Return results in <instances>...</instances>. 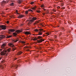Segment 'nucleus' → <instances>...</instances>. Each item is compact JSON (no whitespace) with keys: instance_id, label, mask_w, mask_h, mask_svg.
Returning a JSON list of instances; mask_svg holds the SVG:
<instances>
[{"instance_id":"79ce46f5","label":"nucleus","mask_w":76,"mask_h":76,"mask_svg":"<svg viewBox=\"0 0 76 76\" xmlns=\"http://www.w3.org/2000/svg\"><path fill=\"white\" fill-rule=\"evenodd\" d=\"M42 0H40L41 1Z\"/></svg>"},{"instance_id":"9d476101","label":"nucleus","mask_w":76,"mask_h":76,"mask_svg":"<svg viewBox=\"0 0 76 76\" xmlns=\"http://www.w3.org/2000/svg\"><path fill=\"white\" fill-rule=\"evenodd\" d=\"M6 3V2L4 1H3L2 2H1V5H2L3 6H4L5 4Z\"/></svg>"},{"instance_id":"f8f14e48","label":"nucleus","mask_w":76,"mask_h":76,"mask_svg":"<svg viewBox=\"0 0 76 76\" xmlns=\"http://www.w3.org/2000/svg\"><path fill=\"white\" fill-rule=\"evenodd\" d=\"M23 17H24V16L23 15H19L18 16V18H23Z\"/></svg>"},{"instance_id":"aec40b11","label":"nucleus","mask_w":76,"mask_h":76,"mask_svg":"<svg viewBox=\"0 0 76 76\" xmlns=\"http://www.w3.org/2000/svg\"><path fill=\"white\" fill-rule=\"evenodd\" d=\"M28 11H26L25 12V14L26 15H27L28 13Z\"/></svg>"},{"instance_id":"a18cd8bd","label":"nucleus","mask_w":76,"mask_h":76,"mask_svg":"<svg viewBox=\"0 0 76 76\" xmlns=\"http://www.w3.org/2000/svg\"><path fill=\"white\" fill-rule=\"evenodd\" d=\"M16 59H15V60H16Z\"/></svg>"},{"instance_id":"a19ab883","label":"nucleus","mask_w":76,"mask_h":76,"mask_svg":"<svg viewBox=\"0 0 76 76\" xmlns=\"http://www.w3.org/2000/svg\"><path fill=\"white\" fill-rule=\"evenodd\" d=\"M1 66H0V68H1Z\"/></svg>"},{"instance_id":"dca6fc26","label":"nucleus","mask_w":76,"mask_h":76,"mask_svg":"<svg viewBox=\"0 0 76 76\" xmlns=\"http://www.w3.org/2000/svg\"><path fill=\"white\" fill-rule=\"evenodd\" d=\"M12 37V35L7 36L6 38H11V37Z\"/></svg>"},{"instance_id":"7ed1b4c3","label":"nucleus","mask_w":76,"mask_h":76,"mask_svg":"<svg viewBox=\"0 0 76 76\" xmlns=\"http://www.w3.org/2000/svg\"><path fill=\"white\" fill-rule=\"evenodd\" d=\"M22 31L20 30H17L15 32L13 33V36L14 37H17V35H18V33H20V32H21Z\"/></svg>"},{"instance_id":"58836bf2","label":"nucleus","mask_w":76,"mask_h":76,"mask_svg":"<svg viewBox=\"0 0 76 76\" xmlns=\"http://www.w3.org/2000/svg\"><path fill=\"white\" fill-rule=\"evenodd\" d=\"M62 29H63V30H64V31H65V30H64V28H62Z\"/></svg>"},{"instance_id":"ddd939ff","label":"nucleus","mask_w":76,"mask_h":76,"mask_svg":"<svg viewBox=\"0 0 76 76\" xmlns=\"http://www.w3.org/2000/svg\"><path fill=\"white\" fill-rule=\"evenodd\" d=\"M40 7L42 8V9H44L45 8V6L43 4H41L40 5Z\"/></svg>"},{"instance_id":"c85d7f7f","label":"nucleus","mask_w":76,"mask_h":76,"mask_svg":"<svg viewBox=\"0 0 76 76\" xmlns=\"http://www.w3.org/2000/svg\"><path fill=\"white\" fill-rule=\"evenodd\" d=\"M34 3V2H32L31 3V4H33Z\"/></svg>"},{"instance_id":"f03ea898","label":"nucleus","mask_w":76,"mask_h":76,"mask_svg":"<svg viewBox=\"0 0 76 76\" xmlns=\"http://www.w3.org/2000/svg\"><path fill=\"white\" fill-rule=\"evenodd\" d=\"M42 37L40 36H38V37H37V39H39V40H37V42H38V43L42 42V41H44V39H42Z\"/></svg>"},{"instance_id":"b1692460","label":"nucleus","mask_w":76,"mask_h":76,"mask_svg":"<svg viewBox=\"0 0 76 76\" xmlns=\"http://www.w3.org/2000/svg\"><path fill=\"white\" fill-rule=\"evenodd\" d=\"M21 43H23V44H25V42L23 41H21Z\"/></svg>"},{"instance_id":"f704fd0d","label":"nucleus","mask_w":76,"mask_h":76,"mask_svg":"<svg viewBox=\"0 0 76 76\" xmlns=\"http://www.w3.org/2000/svg\"><path fill=\"white\" fill-rule=\"evenodd\" d=\"M43 9L44 10V11H46V9H44V8Z\"/></svg>"},{"instance_id":"f257e3e1","label":"nucleus","mask_w":76,"mask_h":76,"mask_svg":"<svg viewBox=\"0 0 76 76\" xmlns=\"http://www.w3.org/2000/svg\"><path fill=\"white\" fill-rule=\"evenodd\" d=\"M10 50H11V49L10 48H9L7 50L4 49V50L1 52V54L2 56H4V55H6L7 56V54L5 53H8V52H10ZM8 51V52H7Z\"/></svg>"},{"instance_id":"473e14b6","label":"nucleus","mask_w":76,"mask_h":76,"mask_svg":"<svg viewBox=\"0 0 76 76\" xmlns=\"http://www.w3.org/2000/svg\"><path fill=\"white\" fill-rule=\"evenodd\" d=\"M6 23H9V22L8 21H7V22Z\"/></svg>"},{"instance_id":"f3484780","label":"nucleus","mask_w":76,"mask_h":76,"mask_svg":"<svg viewBox=\"0 0 76 76\" xmlns=\"http://www.w3.org/2000/svg\"><path fill=\"white\" fill-rule=\"evenodd\" d=\"M22 53H23L22 52L20 51L18 52V54L19 55H20V54H22Z\"/></svg>"},{"instance_id":"a878e982","label":"nucleus","mask_w":76,"mask_h":76,"mask_svg":"<svg viewBox=\"0 0 76 76\" xmlns=\"http://www.w3.org/2000/svg\"><path fill=\"white\" fill-rule=\"evenodd\" d=\"M16 13L18 15H20V14L19 13H18V10H16Z\"/></svg>"},{"instance_id":"72a5a7b5","label":"nucleus","mask_w":76,"mask_h":76,"mask_svg":"<svg viewBox=\"0 0 76 76\" xmlns=\"http://www.w3.org/2000/svg\"><path fill=\"white\" fill-rule=\"evenodd\" d=\"M57 8L58 9H60V7H58Z\"/></svg>"},{"instance_id":"4468645a","label":"nucleus","mask_w":76,"mask_h":76,"mask_svg":"<svg viewBox=\"0 0 76 76\" xmlns=\"http://www.w3.org/2000/svg\"><path fill=\"white\" fill-rule=\"evenodd\" d=\"M24 34H26V35H29L30 34H31V33H30V32L28 31H26L25 33H24Z\"/></svg>"},{"instance_id":"2eb2a0df","label":"nucleus","mask_w":76,"mask_h":76,"mask_svg":"<svg viewBox=\"0 0 76 76\" xmlns=\"http://www.w3.org/2000/svg\"><path fill=\"white\" fill-rule=\"evenodd\" d=\"M19 40V39H16L15 40H13V42H16L17 41H18Z\"/></svg>"},{"instance_id":"49530a36","label":"nucleus","mask_w":76,"mask_h":76,"mask_svg":"<svg viewBox=\"0 0 76 76\" xmlns=\"http://www.w3.org/2000/svg\"><path fill=\"white\" fill-rule=\"evenodd\" d=\"M12 2H13V1H12Z\"/></svg>"},{"instance_id":"4c0bfd02","label":"nucleus","mask_w":76,"mask_h":76,"mask_svg":"<svg viewBox=\"0 0 76 76\" xmlns=\"http://www.w3.org/2000/svg\"><path fill=\"white\" fill-rule=\"evenodd\" d=\"M39 49H41V47H39Z\"/></svg>"},{"instance_id":"6e6552de","label":"nucleus","mask_w":76,"mask_h":76,"mask_svg":"<svg viewBox=\"0 0 76 76\" xmlns=\"http://www.w3.org/2000/svg\"><path fill=\"white\" fill-rule=\"evenodd\" d=\"M5 46H6V43L3 44L1 46V48H2V49L4 48V47Z\"/></svg>"},{"instance_id":"bb28decb","label":"nucleus","mask_w":76,"mask_h":76,"mask_svg":"<svg viewBox=\"0 0 76 76\" xmlns=\"http://www.w3.org/2000/svg\"><path fill=\"white\" fill-rule=\"evenodd\" d=\"M36 12H38V13H40V10H37L36 11Z\"/></svg>"},{"instance_id":"c03bdc74","label":"nucleus","mask_w":76,"mask_h":76,"mask_svg":"<svg viewBox=\"0 0 76 76\" xmlns=\"http://www.w3.org/2000/svg\"><path fill=\"white\" fill-rule=\"evenodd\" d=\"M0 60H1V58H0Z\"/></svg>"},{"instance_id":"cd10ccee","label":"nucleus","mask_w":76,"mask_h":76,"mask_svg":"<svg viewBox=\"0 0 76 76\" xmlns=\"http://www.w3.org/2000/svg\"><path fill=\"white\" fill-rule=\"evenodd\" d=\"M45 34H47L48 35H50V34H49V33H46Z\"/></svg>"},{"instance_id":"c756f323","label":"nucleus","mask_w":76,"mask_h":76,"mask_svg":"<svg viewBox=\"0 0 76 76\" xmlns=\"http://www.w3.org/2000/svg\"><path fill=\"white\" fill-rule=\"evenodd\" d=\"M25 48H29V47L28 46H25Z\"/></svg>"},{"instance_id":"a211bd4d","label":"nucleus","mask_w":76,"mask_h":76,"mask_svg":"<svg viewBox=\"0 0 76 76\" xmlns=\"http://www.w3.org/2000/svg\"><path fill=\"white\" fill-rule=\"evenodd\" d=\"M33 41H35V40H38L37 38H34V39H33Z\"/></svg>"},{"instance_id":"1a4fd4ad","label":"nucleus","mask_w":76,"mask_h":76,"mask_svg":"<svg viewBox=\"0 0 76 76\" xmlns=\"http://www.w3.org/2000/svg\"><path fill=\"white\" fill-rule=\"evenodd\" d=\"M1 37H0V40L3 39V38H5L6 36L3 34H1L0 35Z\"/></svg>"},{"instance_id":"9b49d317","label":"nucleus","mask_w":76,"mask_h":76,"mask_svg":"<svg viewBox=\"0 0 76 76\" xmlns=\"http://www.w3.org/2000/svg\"><path fill=\"white\" fill-rule=\"evenodd\" d=\"M9 31L11 32H14L15 31V30L14 29H10L9 30Z\"/></svg>"},{"instance_id":"5701e85b","label":"nucleus","mask_w":76,"mask_h":76,"mask_svg":"<svg viewBox=\"0 0 76 76\" xmlns=\"http://www.w3.org/2000/svg\"><path fill=\"white\" fill-rule=\"evenodd\" d=\"M14 3H12L11 4V6H14Z\"/></svg>"},{"instance_id":"39448f33","label":"nucleus","mask_w":76,"mask_h":76,"mask_svg":"<svg viewBox=\"0 0 76 76\" xmlns=\"http://www.w3.org/2000/svg\"><path fill=\"white\" fill-rule=\"evenodd\" d=\"M8 45L10 47H12V50L13 51H14L15 50H16V48L14 47V45H13L12 43H10L8 44Z\"/></svg>"},{"instance_id":"de8ad7c7","label":"nucleus","mask_w":76,"mask_h":76,"mask_svg":"<svg viewBox=\"0 0 76 76\" xmlns=\"http://www.w3.org/2000/svg\"><path fill=\"white\" fill-rule=\"evenodd\" d=\"M54 12H56V11H54Z\"/></svg>"},{"instance_id":"37998d69","label":"nucleus","mask_w":76,"mask_h":76,"mask_svg":"<svg viewBox=\"0 0 76 76\" xmlns=\"http://www.w3.org/2000/svg\"><path fill=\"white\" fill-rule=\"evenodd\" d=\"M21 25H23V24H22Z\"/></svg>"},{"instance_id":"0eeeda50","label":"nucleus","mask_w":76,"mask_h":76,"mask_svg":"<svg viewBox=\"0 0 76 76\" xmlns=\"http://www.w3.org/2000/svg\"><path fill=\"white\" fill-rule=\"evenodd\" d=\"M0 28H1L2 29H4V30H5L6 29V26H4L3 25L0 26Z\"/></svg>"},{"instance_id":"6ab92c4d","label":"nucleus","mask_w":76,"mask_h":76,"mask_svg":"<svg viewBox=\"0 0 76 76\" xmlns=\"http://www.w3.org/2000/svg\"><path fill=\"white\" fill-rule=\"evenodd\" d=\"M18 2L19 3H21L22 2V1L21 0H18Z\"/></svg>"},{"instance_id":"c9c22d12","label":"nucleus","mask_w":76,"mask_h":76,"mask_svg":"<svg viewBox=\"0 0 76 76\" xmlns=\"http://www.w3.org/2000/svg\"><path fill=\"white\" fill-rule=\"evenodd\" d=\"M2 51V49H1L0 50V51Z\"/></svg>"},{"instance_id":"423d86ee","label":"nucleus","mask_w":76,"mask_h":76,"mask_svg":"<svg viewBox=\"0 0 76 76\" xmlns=\"http://www.w3.org/2000/svg\"><path fill=\"white\" fill-rule=\"evenodd\" d=\"M37 19V18L34 17L33 18H31V20H29V22H33L34 20H35Z\"/></svg>"},{"instance_id":"412c9836","label":"nucleus","mask_w":76,"mask_h":76,"mask_svg":"<svg viewBox=\"0 0 76 76\" xmlns=\"http://www.w3.org/2000/svg\"><path fill=\"white\" fill-rule=\"evenodd\" d=\"M34 31L36 32H39V30H38L37 29H36L34 30Z\"/></svg>"},{"instance_id":"4be33fe9","label":"nucleus","mask_w":76,"mask_h":76,"mask_svg":"<svg viewBox=\"0 0 76 76\" xmlns=\"http://www.w3.org/2000/svg\"><path fill=\"white\" fill-rule=\"evenodd\" d=\"M28 11H30V12H33V10H32L30 9L28 10Z\"/></svg>"},{"instance_id":"7c9ffc66","label":"nucleus","mask_w":76,"mask_h":76,"mask_svg":"<svg viewBox=\"0 0 76 76\" xmlns=\"http://www.w3.org/2000/svg\"><path fill=\"white\" fill-rule=\"evenodd\" d=\"M31 9H32V10H35V8H34V7L32 8Z\"/></svg>"},{"instance_id":"393cba45","label":"nucleus","mask_w":76,"mask_h":76,"mask_svg":"<svg viewBox=\"0 0 76 76\" xmlns=\"http://www.w3.org/2000/svg\"><path fill=\"white\" fill-rule=\"evenodd\" d=\"M26 51H30V50H29V49H26Z\"/></svg>"},{"instance_id":"ea45409f","label":"nucleus","mask_w":76,"mask_h":76,"mask_svg":"<svg viewBox=\"0 0 76 76\" xmlns=\"http://www.w3.org/2000/svg\"><path fill=\"white\" fill-rule=\"evenodd\" d=\"M8 33L9 34H10V32L9 31V32H8Z\"/></svg>"},{"instance_id":"20e7f679","label":"nucleus","mask_w":76,"mask_h":76,"mask_svg":"<svg viewBox=\"0 0 76 76\" xmlns=\"http://www.w3.org/2000/svg\"><path fill=\"white\" fill-rule=\"evenodd\" d=\"M39 30L38 34L37 35H42V32H45V31H44L43 29L42 28L39 29Z\"/></svg>"},{"instance_id":"2f4dec72","label":"nucleus","mask_w":76,"mask_h":76,"mask_svg":"<svg viewBox=\"0 0 76 76\" xmlns=\"http://www.w3.org/2000/svg\"><path fill=\"white\" fill-rule=\"evenodd\" d=\"M34 7V8L35 10V9H36V8H37V7H36V6H35Z\"/></svg>"},{"instance_id":"e433bc0d","label":"nucleus","mask_w":76,"mask_h":76,"mask_svg":"<svg viewBox=\"0 0 76 76\" xmlns=\"http://www.w3.org/2000/svg\"><path fill=\"white\" fill-rule=\"evenodd\" d=\"M62 9H64V7H63L62 8Z\"/></svg>"}]
</instances>
